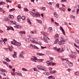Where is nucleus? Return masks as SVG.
Instances as JSON below:
<instances>
[{"mask_svg": "<svg viewBox=\"0 0 79 79\" xmlns=\"http://www.w3.org/2000/svg\"><path fill=\"white\" fill-rule=\"evenodd\" d=\"M66 43V40H60V41L58 42V44L59 45H61L65 44Z\"/></svg>", "mask_w": 79, "mask_h": 79, "instance_id": "4", "label": "nucleus"}, {"mask_svg": "<svg viewBox=\"0 0 79 79\" xmlns=\"http://www.w3.org/2000/svg\"><path fill=\"white\" fill-rule=\"evenodd\" d=\"M12 24H13L14 25H15V26L17 25V24H16V22L15 21H12Z\"/></svg>", "mask_w": 79, "mask_h": 79, "instance_id": "30", "label": "nucleus"}, {"mask_svg": "<svg viewBox=\"0 0 79 79\" xmlns=\"http://www.w3.org/2000/svg\"><path fill=\"white\" fill-rule=\"evenodd\" d=\"M27 22L29 24H30L31 25V20H29V19L27 18Z\"/></svg>", "mask_w": 79, "mask_h": 79, "instance_id": "24", "label": "nucleus"}, {"mask_svg": "<svg viewBox=\"0 0 79 79\" xmlns=\"http://www.w3.org/2000/svg\"><path fill=\"white\" fill-rule=\"evenodd\" d=\"M60 30H61L62 34H64V35H65V33L64 32V30H63V28L61 27H60Z\"/></svg>", "mask_w": 79, "mask_h": 79, "instance_id": "12", "label": "nucleus"}, {"mask_svg": "<svg viewBox=\"0 0 79 79\" xmlns=\"http://www.w3.org/2000/svg\"><path fill=\"white\" fill-rule=\"evenodd\" d=\"M11 74L12 76H15V73L14 72H11Z\"/></svg>", "mask_w": 79, "mask_h": 79, "instance_id": "51", "label": "nucleus"}, {"mask_svg": "<svg viewBox=\"0 0 79 79\" xmlns=\"http://www.w3.org/2000/svg\"><path fill=\"white\" fill-rule=\"evenodd\" d=\"M2 63L4 64H6V66H8V63H7V62L5 61H3Z\"/></svg>", "mask_w": 79, "mask_h": 79, "instance_id": "32", "label": "nucleus"}, {"mask_svg": "<svg viewBox=\"0 0 79 79\" xmlns=\"http://www.w3.org/2000/svg\"><path fill=\"white\" fill-rule=\"evenodd\" d=\"M10 29L11 30H12L13 31H14V29H13V28L11 27H10Z\"/></svg>", "mask_w": 79, "mask_h": 79, "instance_id": "60", "label": "nucleus"}, {"mask_svg": "<svg viewBox=\"0 0 79 79\" xmlns=\"http://www.w3.org/2000/svg\"><path fill=\"white\" fill-rule=\"evenodd\" d=\"M46 63H47L48 65H50V64H52V65H55V63H53L52 61H47L46 62Z\"/></svg>", "mask_w": 79, "mask_h": 79, "instance_id": "5", "label": "nucleus"}, {"mask_svg": "<svg viewBox=\"0 0 79 79\" xmlns=\"http://www.w3.org/2000/svg\"><path fill=\"white\" fill-rule=\"evenodd\" d=\"M21 15H19L17 17V21H21Z\"/></svg>", "mask_w": 79, "mask_h": 79, "instance_id": "15", "label": "nucleus"}, {"mask_svg": "<svg viewBox=\"0 0 79 79\" xmlns=\"http://www.w3.org/2000/svg\"><path fill=\"white\" fill-rule=\"evenodd\" d=\"M13 41H14V43H15V44H16V42H17V41H16V40H15L14 39L13 40Z\"/></svg>", "mask_w": 79, "mask_h": 79, "instance_id": "62", "label": "nucleus"}, {"mask_svg": "<svg viewBox=\"0 0 79 79\" xmlns=\"http://www.w3.org/2000/svg\"><path fill=\"white\" fill-rule=\"evenodd\" d=\"M48 31L50 32H53V30H52V28L51 27H49L48 28Z\"/></svg>", "mask_w": 79, "mask_h": 79, "instance_id": "19", "label": "nucleus"}, {"mask_svg": "<svg viewBox=\"0 0 79 79\" xmlns=\"http://www.w3.org/2000/svg\"><path fill=\"white\" fill-rule=\"evenodd\" d=\"M8 23L10 25H13V21H8Z\"/></svg>", "mask_w": 79, "mask_h": 79, "instance_id": "22", "label": "nucleus"}, {"mask_svg": "<svg viewBox=\"0 0 79 79\" xmlns=\"http://www.w3.org/2000/svg\"><path fill=\"white\" fill-rule=\"evenodd\" d=\"M30 15H31V16H32L33 17V16H34V15H35V13H34L32 12V11H30Z\"/></svg>", "mask_w": 79, "mask_h": 79, "instance_id": "20", "label": "nucleus"}, {"mask_svg": "<svg viewBox=\"0 0 79 79\" xmlns=\"http://www.w3.org/2000/svg\"><path fill=\"white\" fill-rule=\"evenodd\" d=\"M56 72V71L55 70H52L50 71V73L51 74H55Z\"/></svg>", "mask_w": 79, "mask_h": 79, "instance_id": "21", "label": "nucleus"}, {"mask_svg": "<svg viewBox=\"0 0 79 79\" xmlns=\"http://www.w3.org/2000/svg\"><path fill=\"white\" fill-rule=\"evenodd\" d=\"M24 40L27 42H30V41H31V39L30 38L26 39V38H24Z\"/></svg>", "mask_w": 79, "mask_h": 79, "instance_id": "11", "label": "nucleus"}, {"mask_svg": "<svg viewBox=\"0 0 79 79\" xmlns=\"http://www.w3.org/2000/svg\"><path fill=\"white\" fill-rule=\"evenodd\" d=\"M9 18H14V16L11 15H9Z\"/></svg>", "mask_w": 79, "mask_h": 79, "instance_id": "29", "label": "nucleus"}, {"mask_svg": "<svg viewBox=\"0 0 79 79\" xmlns=\"http://www.w3.org/2000/svg\"><path fill=\"white\" fill-rule=\"evenodd\" d=\"M49 59L50 60H52V61H53L54 60V58L53 57H51L49 56Z\"/></svg>", "mask_w": 79, "mask_h": 79, "instance_id": "31", "label": "nucleus"}, {"mask_svg": "<svg viewBox=\"0 0 79 79\" xmlns=\"http://www.w3.org/2000/svg\"><path fill=\"white\" fill-rule=\"evenodd\" d=\"M15 8H13L12 9H10L9 10V11L10 12H11V11H15Z\"/></svg>", "mask_w": 79, "mask_h": 79, "instance_id": "39", "label": "nucleus"}, {"mask_svg": "<svg viewBox=\"0 0 79 79\" xmlns=\"http://www.w3.org/2000/svg\"><path fill=\"white\" fill-rule=\"evenodd\" d=\"M38 61H40V62H43V61L44 60V59H39L38 60Z\"/></svg>", "mask_w": 79, "mask_h": 79, "instance_id": "33", "label": "nucleus"}, {"mask_svg": "<svg viewBox=\"0 0 79 79\" xmlns=\"http://www.w3.org/2000/svg\"><path fill=\"white\" fill-rule=\"evenodd\" d=\"M45 32L44 31H42V32H41V34H43V35H44V34H45Z\"/></svg>", "mask_w": 79, "mask_h": 79, "instance_id": "63", "label": "nucleus"}, {"mask_svg": "<svg viewBox=\"0 0 79 79\" xmlns=\"http://www.w3.org/2000/svg\"><path fill=\"white\" fill-rule=\"evenodd\" d=\"M60 39L61 40H64V36H61L60 37Z\"/></svg>", "mask_w": 79, "mask_h": 79, "instance_id": "40", "label": "nucleus"}, {"mask_svg": "<svg viewBox=\"0 0 79 79\" xmlns=\"http://www.w3.org/2000/svg\"><path fill=\"white\" fill-rule=\"evenodd\" d=\"M9 48L10 50V52H12V50H13V49L12 48H11V47H9Z\"/></svg>", "mask_w": 79, "mask_h": 79, "instance_id": "41", "label": "nucleus"}, {"mask_svg": "<svg viewBox=\"0 0 79 79\" xmlns=\"http://www.w3.org/2000/svg\"><path fill=\"white\" fill-rule=\"evenodd\" d=\"M72 58H73V59H76V56L73 55Z\"/></svg>", "mask_w": 79, "mask_h": 79, "instance_id": "53", "label": "nucleus"}, {"mask_svg": "<svg viewBox=\"0 0 79 79\" xmlns=\"http://www.w3.org/2000/svg\"><path fill=\"white\" fill-rule=\"evenodd\" d=\"M70 17L71 18L73 19H75V17L73 15H70Z\"/></svg>", "mask_w": 79, "mask_h": 79, "instance_id": "25", "label": "nucleus"}, {"mask_svg": "<svg viewBox=\"0 0 79 79\" xmlns=\"http://www.w3.org/2000/svg\"><path fill=\"white\" fill-rule=\"evenodd\" d=\"M1 74L4 76H6V74L5 73H1Z\"/></svg>", "mask_w": 79, "mask_h": 79, "instance_id": "55", "label": "nucleus"}, {"mask_svg": "<svg viewBox=\"0 0 79 79\" xmlns=\"http://www.w3.org/2000/svg\"><path fill=\"white\" fill-rule=\"evenodd\" d=\"M3 39H1V40H0V45H3Z\"/></svg>", "mask_w": 79, "mask_h": 79, "instance_id": "14", "label": "nucleus"}, {"mask_svg": "<svg viewBox=\"0 0 79 79\" xmlns=\"http://www.w3.org/2000/svg\"><path fill=\"white\" fill-rule=\"evenodd\" d=\"M19 33H20V34H21V35H23V34H26V33H25V31H20L19 32Z\"/></svg>", "mask_w": 79, "mask_h": 79, "instance_id": "26", "label": "nucleus"}, {"mask_svg": "<svg viewBox=\"0 0 79 79\" xmlns=\"http://www.w3.org/2000/svg\"><path fill=\"white\" fill-rule=\"evenodd\" d=\"M66 2V0H61V3H63V2Z\"/></svg>", "mask_w": 79, "mask_h": 79, "instance_id": "47", "label": "nucleus"}, {"mask_svg": "<svg viewBox=\"0 0 79 79\" xmlns=\"http://www.w3.org/2000/svg\"><path fill=\"white\" fill-rule=\"evenodd\" d=\"M7 31H9V30H10V27H7Z\"/></svg>", "mask_w": 79, "mask_h": 79, "instance_id": "58", "label": "nucleus"}, {"mask_svg": "<svg viewBox=\"0 0 79 79\" xmlns=\"http://www.w3.org/2000/svg\"><path fill=\"white\" fill-rule=\"evenodd\" d=\"M59 3H58L57 4H56V8H59Z\"/></svg>", "mask_w": 79, "mask_h": 79, "instance_id": "49", "label": "nucleus"}, {"mask_svg": "<svg viewBox=\"0 0 79 79\" xmlns=\"http://www.w3.org/2000/svg\"><path fill=\"white\" fill-rule=\"evenodd\" d=\"M67 63L70 66H73V64L69 61H67Z\"/></svg>", "mask_w": 79, "mask_h": 79, "instance_id": "8", "label": "nucleus"}, {"mask_svg": "<svg viewBox=\"0 0 79 79\" xmlns=\"http://www.w3.org/2000/svg\"><path fill=\"white\" fill-rule=\"evenodd\" d=\"M32 57H33V58H34V60H38L37 58V57H35V56H33Z\"/></svg>", "mask_w": 79, "mask_h": 79, "instance_id": "43", "label": "nucleus"}, {"mask_svg": "<svg viewBox=\"0 0 79 79\" xmlns=\"http://www.w3.org/2000/svg\"><path fill=\"white\" fill-rule=\"evenodd\" d=\"M55 37L56 40L55 41H54V44H56L57 42H59V40H58V39H59V35L56 34L55 35Z\"/></svg>", "mask_w": 79, "mask_h": 79, "instance_id": "2", "label": "nucleus"}, {"mask_svg": "<svg viewBox=\"0 0 79 79\" xmlns=\"http://www.w3.org/2000/svg\"><path fill=\"white\" fill-rule=\"evenodd\" d=\"M54 16L55 17V18H58L59 17V15H58L56 12H55L54 13H53Z\"/></svg>", "mask_w": 79, "mask_h": 79, "instance_id": "9", "label": "nucleus"}, {"mask_svg": "<svg viewBox=\"0 0 79 79\" xmlns=\"http://www.w3.org/2000/svg\"><path fill=\"white\" fill-rule=\"evenodd\" d=\"M52 76H50L49 77H48V79H52Z\"/></svg>", "mask_w": 79, "mask_h": 79, "instance_id": "57", "label": "nucleus"}, {"mask_svg": "<svg viewBox=\"0 0 79 79\" xmlns=\"http://www.w3.org/2000/svg\"><path fill=\"white\" fill-rule=\"evenodd\" d=\"M16 73L17 74H18V76H22L21 73L19 72H17Z\"/></svg>", "mask_w": 79, "mask_h": 79, "instance_id": "18", "label": "nucleus"}, {"mask_svg": "<svg viewBox=\"0 0 79 79\" xmlns=\"http://www.w3.org/2000/svg\"><path fill=\"white\" fill-rule=\"evenodd\" d=\"M6 61L7 62H10V60L8 59V58H7L6 59Z\"/></svg>", "mask_w": 79, "mask_h": 79, "instance_id": "48", "label": "nucleus"}, {"mask_svg": "<svg viewBox=\"0 0 79 79\" xmlns=\"http://www.w3.org/2000/svg\"><path fill=\"white\" fill-rule=\"evenodd\" d=\"M14 27L15 28H16V29H21L22 28L21 26L18 25H16L14 26Z\"/></svg>", "mask_w": 79, "mask_h": 79, "instance_id": "7", "label": "nucleus"}, {"mask_svg": "<svg viewBox=\"0 0 79 79\" xmlns=\"http://www.w3.org/2000/svg\"><path fill=\"white\" fill-rule=\"evenodd\" d=\"M64 48H62V49L60 51V52H63V51H64Z\"/></svg>", "mask_w": 79, "mask_h": 79, "instance_id": "50", "label": "nucleus"}, {"mask_svg": "<svg viewBox=\"0 0 79 79\" xmlns=\"http://www.w3.org/2000/svg\"><path fill=\"white\" fill-rule=\"evenodd\" d=\"M48 35V34L46 32L44 33V37L43 38H42V40H43L44 42H46V43H48V40H47L46 39H47L48 37H46Z\"/></svg>", "mask_w": 79, "mask_h": 79, "instance_id": "1", "label": "nucleus"}, {"mask_svg": "<svg viewBox=\"0 0 79 79\" xmlns=\"http://www.w3.org/2000/svg\"><path fill=\"white\" fill-rule=\"evenodd\" d=\"M41 9H42V10L43 11H45L46 10V8H45V7H41Z\"/></svg>", "mask_w": 79, "mask_h": 79, "instance_id": "27", "label": "nucleus"}, {"mask_svg": "<svg viewBox=\"0 0 79 79\" xmlns=\"http://www.w3.org/2000/svg\"><path fill=\"white\" fill-rule=\"evenodd\" d=\"M25 17L24 16H22L21 17V19L22 20H24L25 19Z\"/></svg>", "mask_w": 79, "mask_h": 79, "instance_id": "38", "label": "nucleus"}, {"mask_svg": "<svg viewBox=\"0 0 79 79\" xmlns=\"http://www.w3.org/2000/svg\"><path fill=\"white\" fill-rule=\"evenodd\" d=\"M4 19V21H8V18L7 17H5Z\"/></svg>", "mask_w": 79, "mask_h": 79, "instance_id": "36", "label": "nucleus"}, {"mask_svg": "<svg viewBox=\"0 0 79 79\" xmlns=\"http://www.w3.org/2000/svg\"><path fill=\"white\" fill-rule=\"evenodd\" d=\"M24 11H26V12H27V11H29V10L27 8H26V7H25L24 8Z\"/></svg>", "mask_w": 79, "mask_h": 79, "instance_id": "28", "label": "nucleus"}, {"mask_svg": "<svg viewBox=\"0 0 79 79\" xmlns=\"http://www.w3.org/2000/svg\"><path fill=\"white\" fill-rule=\"evenodd\" d=\"M22 69L23 71H27V69L24 68H22Z\"/></svg>", "mask_w": 79, "mask_h": 79, "instance_id": "45", "label": "nucleus"}, {"mask_svg": "<svg viewBox=\"0 0 79 79\" xmlns=\"http://www.w3.org/2000/svg\"><path fill=\"white\" fill-rule=\"evenodd\" d=\"M50 72H46V75L47 76H49V75H50Z\"/></svg>", "mask_w": 79, "mask_h": 79, "instance_id": "46", "label": "nucleus"}, {"mask_svg": "<svg viewBox=\"0 0 79 79\" xmlns=\"http://www.w3.org/2000/svg\"><path fill=\"white\" fill-rule=\"evenodd\" d=\"M79 9L78 10H77V12H76L77 15H78L79 14Z\"/></svg>", "mask_w": 79, "mask_h": 79, "instance_id": "59", "label": "nucleus"}, {"mask_svg": "<svg viewBox=\"0 0 79 79\" xmlns=\"http://www.w3.org/2000/svg\"><path fill=\"white\" fill-rule=\"evenodd\" d=\"M6 2H8L9 3H11V1H9L8 0H6Z\"/></svg>", "mask_w": 79, "mask_h": 79, "instance_id": "56", "label": "nucleus"}, {"mask_svg": "<svg viewBox=\"0 0 79 79\" xmlns=\"http://www.w3.org/2000/svg\"><path fill=\"white\" fill-rule=\"evenodd\" d=\"M4 4H5V2H0V5H4Z\"/></svg>", "mask_w": 79, "mask_h": 79, "instance_id": "37", "label": "nucleus"}, {"mask_svg": "<svg viewBox=\"0 0 79 79\" xmlns=\"http://www.w3.org/2000/svg\"><path fill=\"white\" fill-rule=\"evenodd\" d=\"M73 44L75 47H77V48H79V46L77 45L75 43H74Z\"/></svg>", "mask_w": 79, "mask_h": 79, "instance_id": "52", "label": "nucleus"}, {"mask_svg": "<svg viewBox=\"0 0 79 79\" xmlns=\"http://www.w3.org/2000/svg\"><path fill=\"white\" fill-rule=\"evenodd\" d=\"M21 44L20 42H17L16 43H15V45L17 46L18 47L21 46Z\"/></svg>", "mask_w": 79, "mask_h": 79, "instance_id": "10", "label": "nucleus"}, {"mask_svg": "<svg viewBox=\"0 0 79 79\" xmlns=\"http://www.w3.org/2000/svg\"><path fill=\"white\" fill-rule=\"evenodd\" d=\"M36 21H37L39 23H40V24H42V21L38 19H36Z\"/></svg>", "mask_w": 79, "mask_h": 79, "instance_id": "23", "label": "nucleus"}, {"mask_svg": "<svg viewBox=\"0 0 79 79\" xmlns=\"http://www.w3.org/2000/svg\"><path fill=\"white\" fill-rule=\"evenodd\" d=\"M37 68L39 69V70H42V71H46L47 69L45 68L44 69V67L41 66V65H38L37 66Z\"/></svg>", "mask_w": 79, "mask_h": 79, "instance_id": "3", "label": "nucleus"}, {"mask_svg": "<svg viewBox=\"0 0 79 79\" xmlns=\"http://www.w3.org/2000/svg\"><path fill=\"white\" fill-rule=\"evenodd\" d=\"M11 42L12 44L13 45H15V43H14V41H12Z\"/></svg>", "mask_w": 79, "mask_h": 79, "instance_id": "54", "label": "nucleus"}, {"mask_svg": "<svg viewBox=\"0 0 79 79\" xmlns=\"http://www.w3.org/2000/svg\"><path fill=\"white\" fill-rule=\"evenodd\" d=\"M1 71H2L1 73H4V72L5 73H7V71L6 70L4 69H1Z\"/></svg>", "mask_w": 79, "mask_h": 79, "instance_id": "16", "label": "nucleus"}, {"mask_svg": "<svg viewBox=\"0 0 79 79\" xmlns=\"http://www.w3.org/2000/svg\"><path fill=\"white\" fill-rule=\"evenodd\" d=\"M40 15L38 12L35 13L34 15H33V17H35V18H38V17H40Z\"/></svg>", "mask_w": 79, "mask_h": 79, "instance_id": "6", "label": "nucleus"}, {"mask_svg": "<svg viewBox=\"0 0 79 79\" xmlns=\"http://www.w3.org/2000/svg\"><path fill=\"white\" fill-rule=\"evenodd\" d=\"M69 56L70 58H73V54H71Z\"/></svg>", "mask_w": 79, "mask_h": 79, "instance_id": "64", "label": "nucleus"}, {"mask_svg": "<svg viewBox=\"0 0 79 79\" xmlns=\"http://www.w3.org/2000/svg\"><path fill=\"white\" fill-rule=\"evenodd\" d=\"M37 39L36 38H35L34 40H33L32 41H31V42H32V43H35V44H36V43L37 42Z\"/></svg>", "mask_w": 79, "mask_h": 79, "instance_id": "13", "label": "nucleus"}, {"mask_svg": "<svg viewBox=\"0 0 79 79\" xmlns=\"http://www.w3.org/2000/svg\"><path fill=\"white\" fill-rule=\"evenodd\" d=\"M79 72H75L74 73V75L76 76H77V75H79Z\"/></svg>", "mask_w": 79, "mask_h": 79, "instance_id": "35", "label": "nucleus"}, {"mask_svg": "<svg viewBox=\"0 0 79 79\" xmlns=\"http://www.w3.org/2000/svg\"><path fill=\"white\" fill-rule=\"evenodd\" d=\"M33 48H34L35 49H39V48L35 45H33Z\"/></svg>", "mask_w": 79, "mask_h": 79, "instance_id": "44", "label": "nucleus"}, {"mask_svg": "<svg viewBox=\"0 0 79 79\" xmlns=\"http://www.w3.org/2000/svg\"><path fill=\"white\" fill-rule=\"evenodd\" d=\"M37 55H39V56H43V55H44L45 54H43L42 53H40L39 52H38L36 53Z\"/></svg>", "mask_w": 79, "mask_h": 79, "instance_id": "17", "label": "nucleus"}, {"mask_svg": "<svg viewBox=\"0 0 79 79\" xmlns=\"http://www.w3.org/2000/svg\"><path fill=\"white\" fill-rule=\"evenodd\" d=\"M25 53H24V51H22L21 52V54H22V55H23Z\"/></svg>", "mask_w": 79, "mask_h": 79, "instance_id": "61", "label": "nucleus"}, {"mask_svg": "<svg viewBox=\"0 0 79 79\" xmlns=\"http://www.w3.org/2000/svg\"><path fill=\"white\" fill-rule=\"evenodd\" d=\"M20 58H24V57L23 56L22 54H20L19 56Z\"/></svg>", "mask_w": 79, "mask_h": 79, "instance_id": "42", "label": "nucleus"}, {"mask_svg": "<svg viewBox=\"0 0 79 79\" xmlns=\"http://www.w3.org/2000/svg\"><path fill=\"white\" fill-rule=\"evenodd\" d=\"M12 56L13 58H16L17 57V56H16V54H13L12 55Z\"/></svg>", "mask_w": 79, "mask_h": 79, "instance_id": "34", "label": "nucleus"}]
</instances>
